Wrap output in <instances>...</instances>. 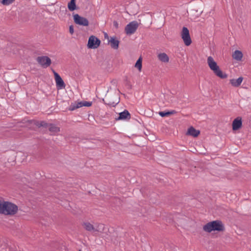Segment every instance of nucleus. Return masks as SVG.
Returning <instances> with one entry per match:
<instances>
[{"instance_id":"nucleus-28","label":"nucleus","mask_w":251,"mask_h":251,"mask_svg":"<svg viewBox=\"0 0 251 251\" xmlns=\"http://www.w3.org/2000/svg\"><path fill=\"white\" fill-rule=\"evenodd\" d=\"M91 105H92V102H89V101L82 102L83 106L89 107V106H91Z\"/></svg>"},{"instance_id":"nucleus-16","label":"nucleus","mask_w":251,"mask_h":251,"mask_svg":"<svg viewBox=\"0 0 251 251\" xmlns=\"http://www.w3.org/2000/svg\"><path fill=\"white\" fill-rule=\"evenodd\" d=\"M200 134V130L196 129L193 126L189 127L186 133L187 135L192 136L194 137H198Z\"/></svg>"},{"instance_id":"nucleus-29","label":"nucleus","mask_w":251,"mask_h":251,"mask_svg":"<svg viewBox=\"0 0 251 251\" xmlns=\"http://www.w3.org/2000/svg\"><path fill=\"white\" fill-rule=\"evenodd\" d=\"M69 32L71 34H73L74 32V27L73 25H70L69 27Z\"/></svg>"},{"instance_id":"nucleus-27","label":"nucleus","mask_w":251,"mask_h":251,"mask_svg":"<svg viewBox=\"0 0 251 251\" xmlns=\"http://www.w3.org/2000/svg\"><path fill=\"white\" fill-rule=\"evenodd\" d=\"M14 0H2L1 3L3 5H8L12 3Z\"/></svg>"},{"instance_id":"nucleus-1","label":"nucleus","mask_w":251,"mask_h":251,"mask_svg":"<svg viewBox=\"0 0 251 251\" xmlns=\"http://www.w3.org/2000/svg\"><path fill=\"white\" fill-rule=\"evenodd\" d=\"M207 63L210 69L217 76L222 79H225L227 77V75L220 69V67L212 56L208 57Z\"/></svg>"},{"instance_id":"nucleus-13","label":"nucleus","mask_w":251,"mask_h":251,"mask_svg":"<svg viewBox=\"0 0 251 251\" xmlns=\"http://www.w3.org/2000/svg\"><path fill=\"white\" fill-rule=\"evenodd\" d=\"M108 43L110 44L112 48L116 50L118 49L119 41L117 39L116 37H110L108 40Z\"/></svg>"},{"instance_id":"nucleus-23","label":"nucleus","mask_w":251,"mask_h":251,"mask_svg":"<svg viewBox=\"0 0 251 251\" xmlns=\"http://www.w3.org/2000/svg\"><path fill=\"white\" fill-rule=\"evenodd\" d=\"M176 112L174 110H173L171 111H167V112L160 111L159 112V115L160 116H161L162 117H166V116H168L170 115L174 114L176 113Z\"/></svg>"},{"instance_id":"nucleus-5","label":"nucleus","mask_w":251,"mask_h":251,"mask_svg":"<svg viewBox=\"0 0 251 251\" xmlns=\"http://www.w3.org/2000/svg\"><path fill=\"white\" fill-rule=\"evenodd\" d=\"M138 27V24L136 21L131 22L125 27V32L127 35H131L135 33Z\"/></svg>"},{"instance_id":"nucleus-9","label":"nucleus","mask_w":251,"mask_h":251,"mask_svg":"<svg viewBox=\"0 0 251 251\" xmlns=\"http://www.w3.org/2000/svg\"><path fill=\"white\" fill-rule=\"evenodd\" d=\"M53 74L57 88L59 89L65 88V84L60 76L54 71Z\"/></svg>"},{"instance_id":"nucleus-17","label":"nucleus","mask_w":251,"mask_h":251,"mask_svg":"<svg viewBox=\"0 0 251 251\" xmlns=\"http://www.w3.org/2000/svg\"><path fill=\"white\" fill-rule=\"evenodd\" d=\"M158 59L162 62L167 63L169 61V57L165 53H160L157 55Z\"/></svg>"},{"instance_id":"nucleus-10","label":"nucleus","mask_w":251,"mask_h":251,"mask_svg":"<svg viewBox=\"0 0 251 251\" xmlns=\"http://www.w3.org/2000/svg\"><path fill=\"white\" fill-rule=\"evenodd\" d=\"M242 126V121L241 117H238L232 122V127L234 131L237 130L241 128Z\"/></svg>"},{"instance_id":"nucleus-15","label":"nucleus","mask_w":251,"mask_h":251,"mask_svg":"<svg viewBox=\"0 0 251 251\" xmlns=\"http://www.w3.org/2000/svg\"><path fill=\"white\" fill-rule=\"evenodd\" d=\"M232 57L233 59L237 61H241L243 57V54L241 51L236 50L232 54Z\"/></svg>"},{"instance_id":"nucleus-31","label":"nucleus","mask_w":251,"mask_h":251,"mask_svg":"<svg viewBox=\"0 0 251 251\" xmlns=\"http://www.w3.org/2000/svg\"><path fill=\"white\" fill-rule=\"evenodd\" d=\"M106 36L108 37V35L106 34V35H105V37H106Z\"/></svg>"},{"instance_id":"nucleus-4","label":"nucleus","mask_w":251,"mask_h":251,"mask_svg":"<svg viewBox=\"0 0 251 251\" xmlns=\"http://www.w3.org/2000/svg\"><path fill=\"white\" fill-rule=\"evenodd\" d=\"M180 36L186 46H189L192 43V40L189 33L188 29L186 27H183L180 33Z\"/></svg>"},{"instance_id":"nucleus-20","label":"nucleus","mask_w":251,"mask_h":251,"mask_svg":"<svg viewBox=\"0 0 251 251\" xmlns=\"http://www.w3.org/2000/svg\"><path fill=\"white\" fill-rule=\"evenodd\" d=\"M142 58L141 57H140L139 59L136 61L135 64V67L137 68L139 71H141L142 68Z\"/></svg>"},{"instance_id":"nucleus-26","label":"nucleus","mask_w":251,"mask_h":251,"mask_svg":"<svg viewBox=\"0 0 251 251\" xmlns=\"http://www.w3.org/2000/svg\"><path fill=\"white\" fill-rule=\"evenodd\" d=\"M5 202L4 201H1L0 200V213L3 214L4 208V205H5Z\"/></svg>"},{"instance_id":"nucleus-32","label":"nucleus","mask_w":251,"mask_h":251,"mask_svg":"<svg viewBox=\"0 0 251 251\" xmlns=\"http://www.w3.org/2000/svg\"><path fill=\"white\" fill-rule=\"evenodd\" d=\"M79 251H81V250H79Z\"/></svg>"},{"instance_id":"nucleus-7","label":"nucleus","mask_w":251,"mask_h":251,"mask_svg":"<svg viewBox=\"0 0 251 251\" xmlns=\"http://www.w3.org/2000/svg\"><path fill=\"white\" fill-rule=\"evenodd\" d=\"M74 20L76 24L80 25L86 26L89 25V21L86 18L77 14L74 15Z\"/></svg>"},{"instance_id":"nucleus-6","label":"nucleus","mask_w":251,"mask_h":251,"mask_svg":"<svg viewBox=\"0 0 251 251\" xmlns=\"http://www.w3.org/2000/svg\"><path fill=\"white\" fill-rule=\"evenodd\" d=\"M100 40L95 36H91L88 42L87 46L89 49H97L100 45Z\"/></svg>"},{"instance_id":"nucleus-8","label":"nucleus","mask_w":251,"mask_h":251,"mask_svg":"<svg viewBox=\"0 0 251 251\" xmlns=\"http://www.w3.org/2000/svg\"><path fill=\"white\" fill-rule=\"evenodd\" d=\"M37 61L44 68L49 67L51 62L50 59L46 56H39L37 58Z\"/></svg>"},{"instance_id":"nucleus-21","label":"nucleus","mask_w":251,"mask_h":251,"mask_svg":"<svg viewBox=\"0 0 251 251\" xmlns=\"http://www.w3.org/2000/svg\"><path fill=\"white\" fill-rule=\"evenodd\" d=\"M68 7L71 11L75 10L76 9L75 0H71L70 2L68 3Z\"/></svg>"},{"instance_id":"nucleus-30","label":"nucleus","mask_w":251,"mask_h":251,"mask_svg":"<svg viewBox=\"0 0 251 251\" xmlns=\"http://www.w3.org/2000/svg\"><path fill=\"white\" fill-rule=\"evenodd\" d=\"M113 25L114 26L116 27V28H118V25H119V24L116 21H114V23H113Z\"/></svg>"},{"instance_id":"nucleus-3","label":"nucleus","mask_w":251,"mask_h":251,"mask_svg":"<svg viewBox=\"0 0 251 251\" xmlns=\"http://www.w3.org/2000/svg\"><path fill=\"white\" fill-rule=\"evenodd\" d=\"M3 213L5 215H13L18 211V206L11 202L6 201Z\"/></svg>"},{"instance_id":"nucleus-24","label":"nucleus","mask_w":251,"mask_h":251,"mask_svg":"<svg viewBox=\"0 0 251 251\" xmlns=\"http://www.w3.org/2000/svg\"><path fill=\"white\" fill-rule=\"evenodd\" d=\"M104 226L103 224H99L96 228H95L94 231H97L99 232H102L104 230Z\"/></svg>"},{"instance_id":"nucleus-19","label":"nucleus","mask_w":251,"mask_h":251,"mask_svg":"<svg viewBox=\"0 0 251 251\" xmlns=\"http://www.w3.org/2000/svg\"><path fill=\"white\" fill-rule=\"evenodd\" d=\"M82 226L84 227V228L87 231H94L95 230V227H94L93 225L89 222H84L82 224Z\"/></svg>"},{"instance_id":"nucleus-2","label":"nucleus","mask_w":251,"mask_h":251,"mask_svg":"<svg viewBox=\"0 0 251 251\" xmlns=\"http://www.w3.org/2000/svg\"><path fill=\"white\" fill-rule=\"evenodd\" d=\"M225 229L224 224L219 220L208 222L203 226V230L208 233H210L212 231H224Z\"/></svg>"},{"instance_id":"nucleus-12","label":"nucleus","mask_w":251,"mask_h":251,"mask_svg":"<svg viewBox=\"0 0 251 251\" xmlns=\"http://www.w3.org/2000/svg\"><path fill=\"white\" fill-rule=\"evenodd\" d=\"M243 79V77L242 76H240L237 79H229V83L234 87H238L242 83Z\"/></svg>"},{"instance_id":"nucleus-11","label":"nucleus","mask_w":251,"mask_h":251,"mask_svg":"<svg viewBox=\"0 0 251 251\" xmlns=\"http://www.w3.org/2000/svg\"><path fill=\"white\" fill-rule=\"evenodd\" d=\"M130 117V114L129 112L125 110L123 112L119 113V117L116 118V120L117 121L129 120Z\"/></svg>"},{"instance_id":"nucleus-22","label":"nucleus","mask_w":251,"mask_h":251,"mask_svg":"<svg viewBox=\"0 0 251 251\" xmlns=\"http://www.w3.org/2000/svg\"><path fill=\"white\" fill-rule=\"evenodd\" d=\"M6 163V166L8 167L14 166L16 164L15 158H8L7 162Z\"/></svg>"},{"instance_id":"nucleus-18","label":"nucleus","mask_w":251,"mask_h":251,"mask_svg":"<svg viewBox=\"0 0 251 251\" xmlns=\"http://www.w3.org/2000/svg\"><path fill=\"white\" fill-rule=\"evenodd\" d=\"M49 129L53 135L56 134L60 131V128L54 124H50L49 125Z\"/></svg>"},{"instance_id":"nucleus-14","label":"nucleus","mask_w":251,"mask_h":251,"mask_svg":"<svg viewBox=\"0 0 251 251\" xmlns=\"http://www.w3.org/2000/svg\"><path fill=\"white\" fill-rule=\"evenodd\" d=\"M31 127L33 129L40 127L41 126H47V124L44 122H38L35 120L31 121L30 122Z\"/></svg>"},{"instance_id":"nucleus-25","label":"nucleus","mask_w":251,"mask_h":251,"mask_svg":"<svg viewBox=\"0 0 251 251\" xmlns=\"http://www.w3.org/2000/svg\"><path fill=\"white\" fill-rule=\"evenodd\" d=\"M82 106V102H77V103L74 105H71V107L70 108V110L72 111L75 110V109L78 108Z\"/></svg>"}]
</instances>
